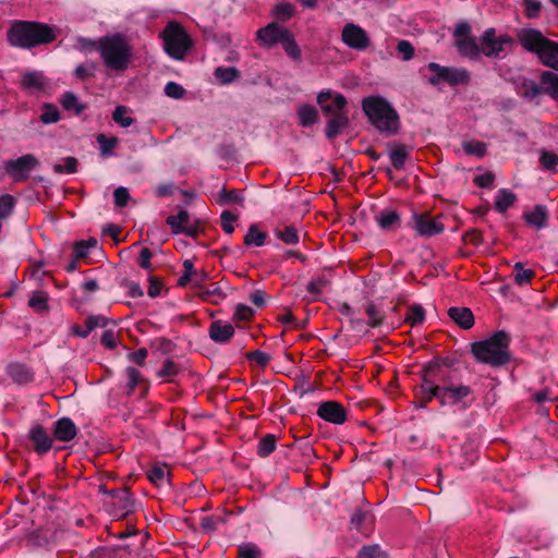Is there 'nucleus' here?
<instances>
[{"instance_id":"obj_56","label":"nucleus","mask_w":558,"mask_h":558,"mask_svg":"<svg viewBox=\"0 0 558 558\" xmlns=\"http://www.w3.org/2000/svg\"><path fill=\"white\" fill-rule=\"evenodd\" d=\"M215 76L222 83V84H230L234 80H236L240 76V72L235 68H223L218 66L215 70Z\"/></svg>"},{"instance_id":"obj_58","label":"nucleus","mask_w":558,"mask_h":558,"mask_svg":"<svg viewBox=\"0 0 558 558\" xmlns=\"http://www.w3.org/2000/svg\"><path fill=\"white\" fill-rule=\"evenodd\" d=\"M15 198L10 194L0 196V221L8 219L14 209Z\"/></svg>"},{"instance_id":"obj_52","label":"nucleus","mask_w":558,"mask_h":558,"mask_svg":"<svg viewBox=\"0 0 558 558\" xmlns=\"http://www.w3.org/2000/svg\"><path fill=\"white\" fill-rule=\"evenodd\" d=\"M128 112V107L119 105L112 112V120L122 128H129L134 123V119L130 116H126Z\"/></svg>"},{"instance_id":"obj_10","label":"nucleus","mask_w":558,"mask_h":558,"mask_svg":"<svg viewBox=\"0 0 558 558\" xmlns=\"http://www.w3.org/2000/svg\"><path fill=\"white\" fill-rule=\"evenodd\" d=\"M38 166L37 158L32 154L23 155L16 159L3 162V169L14 181H25L31 172Z\"/></svg>"},{"instance_id":"obj_2","label":"nucleus","mask_w":558,"mask_h":558,"mask_svg":"<svg viewBox=\"0 0 558 558\" xmlns=\"http://www.w3.org/2000/svg\"><path fill=\"white\" fill-rule=\"evenodd\" d=\"M362 110L368 122L383 135L393 136L400 131V116L384 97L373 95L362 99Z\"/></svg>"},{"instance_id":"obj_49","label":"nucleus","mask_w":558,"mask_h":558,"mask_svg":"<svg viewBox=\"0 0 558 558\" xmlns=\"http://www.w3.org/2000/svg\"><path fill=\"white\" fill-rule=\"evenodd\" d=\"M180 371V366L173 360L167 359L158 371V376L166 378L168 383H173V377H175Z\"/></svg>"},{"instance_id":"obj_26","label":"nucleus","mask_w":558,"mask_h":558,"mask_svg":"<svg viewBox=\"0 0 558 558\" xmlns=\"http://www.w3.org/2000/svg\"><path fill=\"white\" fill-rule=\"evenodd\" d=\"M537 57L544 65L558 71V43L548 39Z\"/></svg>"},{"instance_id":"obj_63","label":"nucleus","mask_w":558,"mask_h":558,"mask_svg":"<svg viewBox=\"0 0 558 558\" xmlns=\"http://www.w3.org/2000/svg\"><path fill=\"white\" fill-rule=\"evenodd\" d=\"M184 271L182 276L178 279V286L181 288L186 287L190 282H192L193 274L195 272L194 264L191 259H185L183 262Z\"/></svg>"},{"instance_id":"obj_30","label":"nucleus","mask_w":558,"mask_h":558,"mask_svg":"<svg viewBox=\"0 0 558 558\" xmlns=\"http://www.w3.org/2000/svg\"><path fill=\"white\" fill-rule=\"evenodd\" d=\"M365 314L368 319L366 325L371 328H377L384 324L385 320V312L384 310L377 305L374 301H368L364 305Z\"/></svg>"},{"instance_id":"obj_17","label":"nucleus","mask_w":558,"mask_h":558,"mask_svg":"<svg viewBox=\"0 0 558 558\" xmlns=\"http://www.w3.org/2000/svg\"><path fill=\"white\" fill-rule=\"evenodd\" d=\"M27 437L32 441L34 451L39 456L47 453L52 447V438L40 424L32 426Z\"/></svg>"},{"instance_id":"obj_45","label":"nucleus","mask_w":558,"mask_h":558,"mask_svg":"<svg viewBox=\"0 0 558 558\" xmlns=\"http://www.w3.org/2000/svg\"><path fill=\"white\" fill-rule=\"evenodd\" d=\"M96 141L99 144L100 155L104 157L112 155L113 149L119 144V140L116 136L109 137L102 133L96 136Z\"/></svg>"},{"instance_id":"obj_6","label":"nucleus","mask_w":558,"mask_h":558,"mask_svg":"<svg viewBox=\"0 0 558 558\" xmlns=\"http://www.w3.org/2000/svg\"><path fill=\"white\" fill-rule=\"evenodd\" d=\"M165 51L174 60H183L191 50L193 41L185 29L175 22L167 24L161 33Z\"/></svg>"},{"instance_id":"obj_46","label":"nucleus","mask_w":558,"mask_h":558,"mask_svg":"<svg viewBox=\"0 0 558 558\" xmlns=\"http://www.w3.org/2000/svg\"><path fill=\"white\" fill-rule=\"evenodd\" d=\"M425 320V311L421 304H412L407 313L404 322L414 327L423 324Z\"/></svg>"},{"instance_id":"obj_4","label":"nucleus","mask_w":558,"mask_h":558,"mask_svg":"<svg viewBox=\"0 0 558 558\" xmlns=\"http://www.w3.org/2000/svg\"><path fill=\"white\" fill-rule=\"evenodd\" d=\"M98 51L108 69L124 71L128 69L132 48L122 34L107 35L98 40Z\"/></svg>"},{"instance_id":"obj_53","label":"nucleus","mask_w":558,"mask_h":558,"mask_svg":"<svg viewBox=\"0 0 558 558\" xmlns=\"http://www.w3.org/2000/svg\"><path fill=\"white\" fill-rule=\"evenodd\" d=\"M356 558H388L386 551L377 544L364 545L359 551Z\"/></svg>"},{"instance_id":"obj_14","label":"nucleus","mask_w":558,"mask_h":558,"mask_svg":"<svg viewBox=\"0 0 558 558\" xmlns=\"http://www.w3.org/2000/svg\"><path fill=\"white\" fill-rule=\"evenodd\" d=\"M316 414L325 422L335 425L343 424L348 418V410L342 403L335 400L322 401L318 404Z\"/></svg>"},{"instance_id":"obj_3","label":"nucleus","mask_w":558,"mask_h":558,"mask_svg":"<svg viewBox=\"0 0 558 558\" xmlns=\"http://www.w3.org/2000/svg\"><path fill=\"white\" fill-rule=\"evenodd\" d=\"M510 343V335L505 330H498L487 339L473 342L471 353L480 363L501 367L511 360Z\"/></svg>"},{"instance_id":"obj_61","label":"nucleus","mask_w":558,"mask_h":558,"mask_svg":"<svg viewBox=\"0 0 558 558\" xmlns=\"http://www.w3.org/2000/svg\"><path fill=\"white\" fill-rule=\"evenodd\" d=\"M126 376H128V393L132 395L135 387L138 386L141 383H143V377L140 371H137L135 367L129 366L125 369Z\"/></svg>"},{"instance_id":"obj_44","label":"nucleus","mask_w":558,"mask_h":558,"mask_svg":"<svg viewBox=\"0 0 558 558\" xmlns=\"http://www.w3.org/2000/svg\"><path fill=\"white\" fill-rule=\"evenodd\" d=\"M147 477L155 486L161 487L165 483H169L170 473L163 465H154L147 472Z\"/></svg>"},{"instance_id":"obj_38","label":"nucleus","mask_w":558,"mask_h":558,"mask_svg":"<svg viewBox=\"0 0 558 558\" xmlns=\"http://www.w3.org/2000/svg\"><path fill=\"white\" fill-rule=\"evenodd\" d=\"M518 94L527 100H533L544 94V85H537L533 80L524 78L518 88Z\"/></svg>"},{"instance_id":"obj_27","label":"nucleus","mask_w":558,"mask_h":558,"mask_svg":"<svg viewBox=\"0 0 558 558\" xmlns=\"http://www.w3.org/2000/svg\"><path fill=\"white\" fill-rule=\"evenodd\" d=\"M523 219L529 226L541 230L547 226L548 211L545 206L536 205L532 211L524 213Z\"/></svg>"},{"instance_id":"obj_25","label":"nucleus","mask_w":558,"mask_h":558,"mask_svg":"<svg viewBox=\"0 0 558 558\" xmlns=\"http://www.w3.org/2000/svg\"><path fill=\"white\" fill-rule=\"evenodd\" d=\"M448 316L462 329H470L474 326V315L468 307H450Z\"/></svg>"},{"instance_id":"obj_23","label":"nucleus","mask_w":558,"mask_h":558,"mask_svg":"<svg viewBox=\"0 0 558 558\" xmlns=\"http://www.w3.org/2000/svg\"><path fill=\"white\" fill-rule=\"evenodd\" d=\"M377 226L385 231L398 229L401 225V217L396 209L384 208L374 217Z\"/></svg>"},{"instance_id":"obj_31","label":"nucleus","mask_w":558,"mask_h":558,"mask_svg":"<svg viewBox=\"0 0 558 558\" xmlns=\"http://www.w3.org/2000/svg\"><path fill=\"white\" fill-rule=\"evenodd\" d=\"M28 306L37 314L45 315L49 313V295L45 291H34L28 300Z\"/></svg>"},{"instance_id":"obj_57","label":"nucleus","mask_w":558,"mask_h":558,"mask_svg":"<svg viewBox=\"0 0 558 558\" xmlns=\"http://www.w3.org/2000/svg\"><path fill=\"white\" fill-rule=\"evenodd\" d=\"M329 283V279L322 275L314 277L306 286V291L314 295L315 300L320 295L323 288Z\"/></svg>"},{"instance_id":"obj_43","label":"nucleus","mask_w":558,"mask_h":558,"mask_svg":"<svg viewBox=\"0 0 558 558\" xmlns=\"http://www.w3.org/2000/svg\"><path fill=\"white\" fill-rule=\"evenodd\" d=\"M284 52L294 61L301 60L302 52L301 48L294 39V36L291 32L283 38L280 43Z\"/></svg>"},{"instance_id":"obj_21","label":"nucleus","mask_w":558,"mask_h":558,"mask_svg":"<svg viewBox=\"0 0 558 558\" xmlns=\"http://www.w3.org/2000/svg\"><path fill=\"white\" fill-rule=\"evenodd\" d=\"M454 46L459 54L472 61H476L481 58L480 40L472 36L468 38H461L456 40Z\"/></svg>"},{"instance_id":"obj_54","label":"nucleus","mask_w":558,"mask_h":558,"mask_svg":"<svg viewBox=\"0 0 558 558\" xmlns=\"http://www.w3.org/2000/svg\"><path fill=\"white\" fill-rule=\"evenodd\" d=\"M39 119L44 124L57 123L60 120L59 109L52 104H44Z\"/></svg>"},{"instance_id":"obj_37","label":"nucleus","mask_w":558,"mask_h":558,"mask_svg":"<svg viewBox=\"0 0 558 558\" xmlns=\"http://www.w3.org/2000/svg\"><path fill=\"white\" fill-rule=\"evenodd\" d=\"M274 233L277 239L287 245H294L300 241L298 229L293 225L283 226L282 228L277 227L275 228Z\"/></svg>"},{"instance_id":"obj_40","label":"nucleus","mask_w":558,"mask_h":558,"mask_svg":"<svg viewBox=\"0 0 558 558\" xmlns=\"http://www.w3.org/2000/svg\"><path fill=\"white\" fill-rule=\"evenodd\" d=\"M61 105L64 110L73 111L77 116L86 109V105L80 102L77 96L72 92H65L62 95Z\"/></svg>"},{"instance_id":"obj_42","label":"nucleus","mask_w":558,"mask_h":558,"mask_svg":"<svg viewBox=\"0 0 558 558\" xmlns=\"http://www.w3.org/2000/svg\"><path fill=\"white\" fill-rule=\"evenodd\" d=\"M244 201L243 195L238 190H228L223 186L217 196V203L219 205H231V204H242Z\"/></svg>"},{"instance_id":"obj_22","label":"nucleus","mask_w":558,"mask_h":558,"mask_svg":"<svg viewBox=\"0 0 558 558\" xmlns=\"http://www.w3.org/2000/svg\"><path fill=\"white\" fill-rule=\"evenodd\" d=\"M208 333L216 343H227L234 336V328L231 324L222 320H215L210 324Z\"/></svg>"},{"instance_id":"obj_39","label":"nucleus","mask_w":558,"mask_h":558,"mask_svg":"<svg viewBox=\"0 0 558 558\" xmlns=\"http://www.w3.org/2000/svg\"><path fill=\"white\" fill-rule=\"evenodd\" d=\"M190 221V214L185 209H180L177 215H170L166 219V223L171 228L173 234H181L184 225Z\"/></svg>"},{"instance_id":"obj_1","label":"nucleus","mask_w":558,"mask_h":558,"mask_svg":"<svg viewBox=\"0 0 558 558\" xmlns=\"http://www.w3.org/2000/svg\"><path fill=\"white\" fill-rule=\"evenodd\" d=\"M57 38L56 28L36 21H14L7 33L8 43L12 47L33 49L47 45Z\"/></svg>"},{"instance_id":"obj_7","label":"nucleus","mask_w":558,"mask_h":558,"mask_svg":"<svg viewBox=\"0 0 558 558\" xmlns=\"http://www.w3.org/2000/svg\"><path fill=\"white\" fill-rule=\"evenodd\" d=\"M514 39L508 34L496 35L495 27L486 28L480 37L481 56L490 59H504L507 48L514 45Z\"/></svg>"},{"instance_id":"obj_55","label":"nucleus","mask_w":558,"mask_h":558,"mask_svg":"<svg viewBox=\"0 0 558 558\" xmlns=\"http://www.w3.org/2000/svg\"><path fill=\"white\" fill-rule=\"evenodd\" d=\"M462 148L466 155L484 157L486 154V145L480 141H465L462 143Z\"/></svg>"},{"instance_id":"obj_19","label":"nucleus","mask_w":558,"mask_h":558,"mask_svg":"<svg viewBox=\"0 0 558 558\" xmlns=\"http://www.w3.org/2000/svg\"><path fill=\"white\" fill-rule=\"evenodd\" d=\"M8 376L17 385L24 386L35 380L32 367L21 362H12L7 366Z\"/></svg>"},{"instance_id":"obj_29","label":"nucleus","mask_w":558,"mask_h":558,"mask_svg":"<svg viewBox=\"0 0 558 558\" xmlns=\"http://www.w3.org/2000/svg\"><path fill=\"white\" fill-rule=\"evenodd\" d=\"M296 114L299 124L302 128H310L314 125L319 119L318 110L308 104L301 105L296 110Z\"/></svg>"},{"instance_id":"obj_35","label":"nucleus","mask_w":558,"mask_h":558,"mask_svg":"<svg viewBox=\"0 0 558 558\" xmlns=\"http://www.w3.org/2000/svg\"><path fill=\"white\" fill-rule=\"evenodd\" d=\"M541 84L544 85V94L548 95L555 100H558V74L544 71L541 74Z\"/></svg>"},{"instance_id":"obj_62","label":"nucleus","mask_w":558,"mask_h":558,"mask_svg":"<svg viewBox=\"0 0 558 558\" xmlns=\"http://www.w3.org/2000/svg\"><path fill=\"white\" fill-rule=\"evenodd\" d=\"M245 357L250 362H255L262 368H265L271 360V356L268 353L260 350L246 352Z\"/></svg>"},{"instance_id":"obj_34","label":"nucleus","mask_w":558,"mask_h":558,"mask_svg":"<svg viewBox=\"0 0 558 558\" xmlns=\"http://www.w3.org/2000/svg\"><path fill=\"white\" fill-rule=\"evenodd\" d=\"M199 298L206 302L218 304L227 298L217 282L205 286L198 293Z\"/></svg>"},{"instance_id":"obj_48","label":"nucleus","mask_w":558,"mask_h":558,"mask_svg":"<svg viewBox=\"0 0 558 558\" xmlns=\"http://www.w3.org/2000/svg\"><path fill=\"white\" fill-rule=\"evenodd\" d=\"M231 514V512H226L225 515H209L204 517L201 519V526L206 532H214L217 530V527L221 524H225L227 522L228 515Z\"/></svg>"},{"instance_id":"obj_36","label":"nucleus","mask_w":558,"mask_h":558,"mask_svg":"<svg viewBox=\"0 0 558 558\" xmlns=\"http://www.w3.org/2000/svg\"><path fill=\"white\" fill-rule=\"evenodd\" d=\"M517 201V195L508 189H500L495 198V209L498 213H506Z\"/></svg>"},{"instance_id":"obj_41","label":"nucleus","mask_w":558,"mask_h":558,"mask_svg":"<svg viewBox=\"0 0 558 558\" xmlns=\"http://www.w3.org/2000/svg\"><path fill=\"white\" fill-rule=\"evenodd\" d=\"M277 437L274 434H267L262 437L257 444L256 453L260 458L270 456L276 450Z\"/></svg>"},{"instance_id":"obj_13","label":"nucleus","mask_w":558,"mask_h":558,"mask_svg":"<svg viewBox=\"0 0 558 558\" xmlns=\"http://www.w3.org/2000/svg\"><path fill=\"white\" fill-rule=\"evenodd\" d=\"M454 364L456 359L451 356L434 357L423 365L421 373L436 381L450 379L448 369L452 368Z\"/></svg>"},{"instance_id":"obj_51","label":"nucleus","mask_w":558,"mask_h":558,"mask_svg":"<svg viewBox=\"0 0 558 558\" xmlns=\"http://www.w3.org/2000/svg\"><path fill=\"white\" fill-rule=\"evenodd\" d=\"M272 13L278 21L287 22L295 14V7L290 2H281L274 8Z\"/></svg>"},{"instance_id":"obj_28","label":"nucleus","mask_w":558,"mask_h":558,"mask_svg":"<svg viewBox=\"0 0 558 558\" xmlns=\"http://www.w3.org/2000/svg\"><path fill=\"white\" fill-rule=\"evenodd\" d=\"M389 158L392 167L396 170L403 169L407 160L409 159L408 147L404 144L390 143Z\"/></svg>"},{"instance_id":"obj_32","label":"nucleus","mask_w":558,"mask_h":558,"mask_svg":"<svg viewBox=\"0 0 558 558\" xmlns=\"http://www.w3.org/2000/svg\"><path fill=\"white\" fill-rule=\"evenodd\" d=\"M111 494L117 499L118 507L125 513L135 511L136 500L130 492V488L124 487Z\"/></svg>"},{"instance_id":"obj_12","label":"nucleus","mask_w":558,"mask_h":558,"mask_svg":"<svg viewBox=\"0 0 558 558\" xmlns=\"http://www.w3.org/2000/svg\"><path fill=\"white\" fill-rule=\"evenodd\" d=\"M341 40L350 48L363 51L371 45L366 31L354 23H347L341 32Z\"/></svg>"},{"instance_id":"obj_64","label":"nucleus","mask_w":558,"mask_h":558,"mask_svg":"<svg viewBox=\"0 0 558 558\" xmlns=\"http://www.w3.org/2000/svg\"><path fill=\"white\" fill-rule=\"evenodd\" d=\"M541 165L547 170H555L558 166V155L553 151L543 150L539 156Z\"/></svg>"},{"instance_id":"obj_59","label":"nucleus","mask_w":558,"mask_h":558,"mask_svg":"<svg viewBox=\"0 0 558 558\" xmlns=\"http://www.w3.org/2000/svg\"><path fill=\"white\" fill-rule=\"evenodd\" d=\"M78 160L75 157L69 156L64 158V163L53 165V171L56 173H68L72 174L77 172Z\"/></svg>"},{"instance_id":"obj_60","label":"nucleus","mask_w":558,"mask_h":558,"mask_svg":"<svg viewBox=\"0 0 558 558\" xmlns=\"http://www.w3.org/2000/svg\"><path fill=\"white\" fill-rule=\"evenodd\" d=\"M262 550L254 543H244L238 547L236 558H259Z\"/></svg>"},{"instance_id":"obj_33","label":"nucleus","mask_w":558,"mask_h":558,"mask_svg":"<svg viewBox=\"0 0 558 558\" xmlns=\"http://www.w3.org/2000/svg\"><path fill=\"white\" fill-rule=\"evenodd\" d=\"M267 238V233L262 231L257 223H252L244 235V245L260 247L265 245Z\"/></svg>"},{"instance_id":"obj_5","label":"nucleus","mask_w":558,"mask_h":558,"mask_svg":"<svg viewBox=\"0 0 558 558\" xmlns=\"http://www.w3.org/2000/svg\"><path fill=\"white\" fill-rule=\"evenodd\" d=\"M438 385L440 407L457 408L458 410L465 411L476 400L474 390L468 385L454 384L451 378L440 380Z\"/></svg>"},{"instance_id":"obj_11","label":"nucleus","mask_w":558,"mask_h":558,"mask_svg":"<svg viewBox=\"0 0 558 558\" xmlns=\"http://www.w3.org/2000/svg\"><path fill=\"white\" fill-rule=\"evenodd\" d=\"M333 104L335 107L339 109V112L335 113L333 117L327 121L326 137L328 140L336 138L350 122L347 113L343 112V109L348 104L347 98L342 94H337L333 98Z\"/></svg>"},{"instance_id":"obj_20","label":"nucleus","mask_w":558,"mask_h":558,"mask_svg":"<svg viewBox=\"0 0 558 558\" xmlns=\"http://www.w3.org/2000/svg\"><path fill=\"white\" fill-rule=\"evenodd\" d=\"M77 434V427L70 417H61L53 423V438L68 442Z\"/></svg>"},{"instance_id":"obj_18","label":"nucleus","mask_w":558,"mask_h":558,"mask_svg":"<svg viewBox=\"0 0 558 558\" xmlns=\"http://www.w3.org/2000/svg\"><path fill=\"white\" fill-rule=\"evenodd\" d=\"M289 29L271 22L257 31V39L266 47H272L281 43L289 34Z\"/></svg>"},{"instance_id":"obj_8","label":"nucleus","mask_w":558,"mask_h":558,"mask_svg":"<svg viewBox=\"0 0 558 558\" xmlns=\"http://www.w3.org/2000/svg\"><path fill=\"white\" fill-rule=\"evenodd\" d=\"M427 69L434 73L433 76L428 77V83L433 86H437L441 82L450 86L465 85L471 81L470 72L463 68L442 66L436 62H430Z\"/></svg>"},{"instance_id":"obj_15","label":"nucleus","mask_w":558,"mask_h":558,"mask_svg":"<svg viewBox=\"0 0 558 558\" xmlns=\"http://www.w3.org/2000/svg\"><path fill=\"white\" fill-rule=\"evenodd\" d=\"M420 374L422 383L415 388V408L425 409L434 399L439 402V385L438 381Z\"/></svg>"},{"instance_id":"obj_47","label":"nucleus","mask_w":558,"mask_h":558,"mask_svg":"<svg viewBox=\"0 0 558 558\" xmlns=\"http://www.w3.org/2000/svg\"><path fill=\"white\" fill-rule=\"evenodd\" d=\"M514 272V282L518 286H523L530 283L531 280L535 277V271L532 269H525L523 264L518 262L513 266Z\"/></svg>"},{"instance_id":"obj_9","label":"nucleus","mask_w":558,"mask_h":558,"mask_svg":"<svg viewBox=\"0 0 558 558\" xmlns=\"http://www.w3.org/2000/svg\"><path fill=\"white\" fill-rule=\"evenodd\" d=\"M408 227L413 229L417 236L422 238H432L445 231V225L428 213H413Z\"/></svg>"},{"instance_id":"obj_50","label":"nucleus","mask_w":558,"mask_h":558,"mask_svg":"<svg viewBox=\"0 0 558 558\" xmlns=\"http://www.w3.org/2000/svg\"><path fill=\"white\" fill-rule=\"evenodd\" d=\"M98 241L95 238L88 240H81L74 243L73 253L76 258H86L89 254V250L96 247Z\"/></svg>"},{"instance_id":"obj_24","label":"nucleus","mask_w":558,"mask_h":558,"mask_svg":"<svg viewBox=\"0 0 558 558\" xmlns=\"http://www.w3.org/2000/svg\"><path fill=\"white\" fill-rule=\"evenodd\" d=\"M47 85V80L40 71H26L21 78V86L29 93L43 92Z\"/></svg>"},{"instance_id":"obj_16","label":"nucleus","mask_w":558,"mask_h":558,"mask_svg":"<svg viewBox=\"0 0 558 558\" xmlns=\"http://www.w3.org/2000/svg\"><path fill=\"white\" fill-rule=\"evenodd\" d=\"M517 37L520 45L526 51L536 53L537 56L548 40L541 31L531 27L519 29Z\"/></svg>"}]
</instances>
